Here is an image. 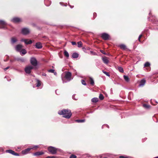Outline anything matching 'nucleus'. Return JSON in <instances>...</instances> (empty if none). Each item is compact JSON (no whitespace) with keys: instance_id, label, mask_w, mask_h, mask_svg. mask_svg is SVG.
Wrapping results in <instances>:
<instances>
[{"instance_id":"1","label":"nucleus","mask_w":158,"mask_h":158,"mask_svg":"<svg viewBox=\"0 0 158 158\" xmlns=\"http://www.w3.org/2000/svg\"><path fill=\"white\" fill-rule=\"evenodd\" d=\"M58 113L60 115H62L63 117L67 118H70L72 115L71 111L69 110L64 109L59 110Z\"/></svg>"},{"instance_id":"2","label":"nucleus","mask_w":158,"mask_h":158,"mask_svg":"<svg viewBox=\"0 0 158 158\" xmlns=\"http://www.w3.org/2000/svg\"><path fill=\"white\" fill-rule=\"evenodd\" d=\"M64 76L63 77V74L62 75V80L63 83H66L67 81L64 80V78L67 80V81H69L72 80L73 78H72V73L69 71H65L64 73Z\"/></svg>"},{"instance_id":"3","label":"nucleus","mask_w":158,"mask_h":158,"mask_svg":"<svg viewBox=\"0 0 158 158\" xmlns=\"http://www.w3.org/2000/svg\"><path fill=\"white\" fill-rule=\"evenodd\" d=\"M30 62L32 66L35 67V69H37L36 66L38 65V62L36 59L34 57H31Z\"/></svg>"},{"instance_id":"4","label":"nucleus","mask_w":158,"mask_h":158,"mask_svg":"<svg viewBox=\"0 0 158 158\" xmlns=\"http://www.w3.org/2000/svg\"><path fill=\"white\" fill-rule=\"evenodd\" d=\"M48 151L52 155H55L56 154L57 149L52 146H50L48 148Z\"/></svg>"},{"instance_id":"5","label":"nucleus","mask_w":158,"mask_h":158,"mask_svg":"<svg viewBox=\"0 0 158 158\" xmlns=\"http://www.w3.org/2000/svg\"><path fill=\"white\" fill-rule=\"evenodd\" d=\"M33 69H35L34 67L31 65H29L26 67L25 69V71L27 73L30 74L31 70Z\"/></svg>"},{"instance_id":"6","label":"nucleus","mask_w":158,"mask_h":158,"mask_svg":"<svg viewBox=\"0 0 158 158\" xmlns=\"http://www.w3.org/2000/svg\"><path fill=\"white\" fill-rule=\"evenodd\" d=\"M38 146L37 145L35 146L32 148H28L23 151H22V153L23 154H26L28 153L29 151L32 149L36 148L38 147Z\"/></svg>"},{"instance_id":"7","label":"nucleus","mask_w":158,"mask_h":158,"mask_svg":"<svg viewBox=\"0 0 158 158\" xmlns=\"http://www.w3.org/2000/svg\"><path fill=\"white\" fill-rule=\"evenodd\" d=\"M30 32L29 29L27 28H23L22 29L21 33L24 35H26L28 34Z\"/></svg>"},{"instance_id":"8","label":"nucleus","mask_w":158,"mask_h":158,"mask_svg":"<svg viewBox=\"0 0 158 158\" xmlns=\"http://www.w3.org/2000/svg\"><path fill=\"white\" fill-rule=\"evenodd\" d=\"M101 37L103 40H109L110 35L107 33H103L101 34Z\"/></svg>"},{"instance_id":"9","label":"nucleus","mask_w":158,"mask_h":158,"mask_svg":"<svg viewBox=\"0 0 158 158\" xmlns=\"http://www.w3.org/2000/svg\"><path fill=\"white\" fill-rule=\"evenodd\" d=\"M21 41L24 42L26 44H31L32 42L31 40H29L28 39H22L21 40Z\"/></svg>"},{"instance_id":"10","label":"nucleus","mask_w":158,"mask_h":158,"mask_svg":"<svg viewBox=\"0 0 158 158\" xmlns=\"http://www.w3.org/2000/svg\"><path fill=\"white\" fill-rule=\"evenodd\" d=\"M11 21L14 23H17L21 21V19L18 17H14L11 19Z\"/></svg>"},{"instance_id":"11","label":"nucleus","mask_w":158,"mask_h":158,"mask_svg":"<svg viewBox=\"0 0 158 158\" xmlns=\"http://www.w3.org/2000/svg\"><path fill=\"white\" fill-rule=\"evenodd\" d=\"M23 47V46L21 44H18L16 46L15 49L17 51L20 52L23 49L22 48Z\"/></svg>"},{"instance_id":"12","label":"nucleus","mask_w":158,"mask_h":158,"mask_svg":"<svg viewBox=\"0 0 158 158\" xmlns=\"http://www.w3.org/2000/svg\"><path fill=\"white\" fill-rule=\"evenodd\" d=\"M6 152L11 154L14 156H19V154L16 152H15L14 151L11 150H6Z\"/></svg>"},{"instance_id":"13","label":"nucleus","mask_w":158,"mask_h":158,"mask_svg":"<svg viewBox=\"0 0 158 158\" xmlns=\"http://www.w3.org/2000/svg\"><path fill=\"white\" fill-rule=\"evenodd\" d=\"M152 19H151V21L157 25H158V20L155 16H152Z\"/></svg>"},{"instance_id":"14","label":"nucleus","mask_w":158,"mask_h":158,"mask_svg":"<svg viewBox=\"0 0 158 158\" xmlns=\"http://www.w3.org/2000/svg\"><path fill=\"white\" fill-rule=\"evenodd\" d=\"M146 83V81L144 79H142L139 82V86L141 87L143 86Z\"/></svg>"},{"instance_id":"15","label":"nucleus","mask_w":158,"mask_h":158,"mask_svg":"<svg viewBox=\"0 0 158 158\" xmlns=\"http://www.w3.org/2000/svg\"><path fill=\"white\" fill-rule=\"evenodd\" d=\"M35 47L38 49H40L42 48V44L40 42H37L35 45Z\"/></svg>"},{"instance_id":"16","label":"nucleus","mask_w":158,"mask_h":158,"mask_svg":"<svg viewBox=\"0 0 158 158\" xmlns=\"http://www.w3.org/2000/svg\"><path fill=\"white\" fill-rule=\"evenodd\" d=\"M102 59L104 63L106 64H108L109 62V60L105 56L104 57H102Z\"/></svg>"},{"instance_id":"17","label":"nucleus","mask_w":158,"mask_h":158,"mask_svg":"<svg viewBox=\"0 0 158 158\" xmlns=\"http://www.w3.org/2000/svg\"><path fill=\"white\" fill-rule=\"evenodd\" d=\"M44 3L47 6H49L51 4V2L48 0H44Z\"/></svg>"},{"instance_id":"18","label":"nucleus","mask_w":158,"mask_h":158,"mask_svg":"<svg viewBox=\"0 0 158 158\" xmlns=\"http://www.w3.org/2000/svg\"><path fill=\"white\" fill-rule=\"evenodd\" d=\"M19 52L21 55H24L27 53V52L25 49H22Z\"/></svg>"},{"instance_id":"19","label":"nucleus","mask_w":158,"mask_h":158,"mask_svg":"<svg viewBox=\"0 0 158 158\" xmlns=\"http://www.w3.org/2000/svg\"><path fill=\"white\" fill-rule=\"evenodd\" d=\"M17 41V39L15 37H12L11 39V43L12 44Z\"/></svg>"},{"instance_id":"20","label":"nucleus","mask_w":158,"mask_h":158,"mask_svg":"<svg viewBox=\"0 0 158 158\" xmlns=\"http://www.w3.org/2000/svg\"><path fill=\"white\" fill-rule=\"evenodd\" d=\"M79 56V54L76 52L73 53L72 55V57L73 58H77Z\"/></svg>"},{"instance_id":"21","label":"nucleus","mask_w":158,"mask_h":158,"mask_svg":"<svg viewBox=\"0 0 158 158\" xmlns=\"http://www.w3.org/2000/svg\"><path fill=\"white\" fill-rule=\"evenodd\" d=\"M89 79H90V84L92 85H94V80L91 77H89Z\"/></svg>"},{"instance_id":"22","label":"nucleus","mask_w":158,"mask_h":158,"mask_svg":"<svg viewBox=\"0 0 158 158\" xmlns=\"http://www.w3.org/2000/svg\"><path fill=\"white\" fill-rule=\"evenodd\" d=\"M119 46L121 49L123 50H125L126 49V46L124 44H120L119 45Z\"/></svg>"},{"instance_id":"23","label":"nucleus","mask_w":158,"mask_h":158,"mask_svg":"<svg viewBox=\"0 0 158 158\" xmlns=\"http://www.w3.org/2000/svg\"><path fill=\"white\" fill-rule=\"evenodd\" d=\"M98 101V98H94L92 99L91 101L93 102L96 103Z\"/></svg>"},{"instance_id":"24","label":"nucleus","mask_w":158,"mask_h":158,"mask_svg":"<svg viewBox=\"0 0 158 158\" xmlns=\"http://www.w3.org/2000/svg\"><path fill=\"white\" fill-rule=\"evenodd\" d=\"M36 86L37 87H39L41 85V82L40 81L36 79Z\"/></svg>"},{"instance_id":"25","label":"nucleus","mask_w":158,"mask_h":158,"mask_svg":"<svg viewBox=\"0 0 158 158\" xmlns=\"http://www.w3.org/2000/svg\"><path fill=\"white\" fill-rule=\"evenodd\" d=\"M85 119H77L75 120V122L78 123H81L85 122Z\"/></svg>"},{"instance_id":"26","label":"nucleus","mask_w":158,"mask_h":158,"mask_svg":"<svg viewBox=\"0 0 158 158\" xmlns=\"http://www.w3.org/2000/svg\"><path fill=\"white\" fill-rule=\"evenodd\" d=\"M44 154L43 152H37L34 153V155L35 156H38Z\"/></svg>"},{"instance_id":"27","label":"nucleus","mask_w":158,"mask_h":158,"mask_svg":"<svg viewBox=\"0 0 158 158\" xmlns=\"http://www.w3.org/2000/svg\"><path fill=\"white\" fill-rule=\"evenodd\" d=\"M6 23L4 20H0V25H6Z\"/></svg>"},{"instance_id":"28","label":"nucleus","mask_w":158,"mask_h":158,"mask_svg":"<svg viewBox=\"0 0 158 158\" xmlns=\"http://www.w3.org/2000/svg\"><path fill=\"white\" fill-rule=\"evenodd\" d=\"M103 155H105L108 156H110V155L109 154H103L102 155H100L99 156H97V158H102V156Z\"/></svg>"},{"instance_id":"29","label":"nucleus","mask_w":158,"mask_h":158,"mask_svg":"<svg viewBox=\"0 0 158 158\" xmlns=\"http://www.w3.org/2000/svg\"><path fill=\"white\" fill-rule=\"evenodd\" d=\"M118 69L119 71L121 73H123L124 72L123 69L121 67L118 66Z\"/></svg>"},{"instance_id":"30","label":"nucleus","mask_w":158,"mask_h":158,"mask_svg":"<svg viewBox=\"0 0 158 158\" xmlns=\"http://www.w3.org/2000/svg\"><path fill=\"white\" fill-rule=\"evenodd\" d=\"M143 107L146 109H149L150 107V106L146 104H144L143 105Z\"/></svg>"},{"instance_id":"31","label":"nucleus","mask_w":158,"mask_h":158,"mask_svg":"<svg viewBox=\"0 0 158 158\" xmlns=\"http://www.w3.org/2000/svg\"><path fill=\"white\" fill-rule=\"evenodd\" d=\"M64 55L67 57L68 58L69 56V55L68 52L66 50L64 52Z\"/></svg>"},{"instance_id":"32","label":"nucleus","mask_w":158,"mask_h":158,"mask_svg":"<svg viewBox=\"0 0 158 158\" xmlns=\"http://www.w3.org/2000/svg\"><path fill=\"white\" fill-rule=\"evenodd\" d=\"M16 60L18 61H20L23 62H24L25 61V59L23 58H17L16 59Z\"/></svg>"},{"instance_id":"33","label":"nucleus","mask_w":158,"mask_h":158,"mask_svg":"<svg viewBox=\"0 0 158 158\" xmlns=\"http://www.w3.org/2000/svg\"><path fill=\"white\" fill-rule=\"evenodd\" d=\"M124 79L127 82H128L129 81V79L128 77L127 76L124 75L123 76Z\"/></svg>"},{"instance_id":"34","label":"nucleus","mask_w":158,"mask_h":158,"mask_svg":"<svg viewBox=\"0 0 158 158\" xmlns=\"http://www.w3.org/2000/svg\"><path fill=\"white\" fill-rule=\"evenodd\" d=\"M77 45L78 46L79 48H81L82 47V44L81 41H80L77 42Z\"/></svg>"},{"instance_id":"35","label":"nucleus","mask_w":158,"mask_h":158,"mask_svg":"<svg viewBox=\"0 0 158 158\" xmlns=\"http://www.w3.org/2000/svg\"><path fill=\"white\" fill-rule=\"evenodd\" d=\"M6 25H0V28L1 29H7L6 27L5 26Z\"/></svg>"},{"instance_id":"36","label":"nucleus","mask_w":158,"mask_h":158,"mask_svg":"<svg viewBox=\"0 0 158 158\" xmlns=\"http://www.w3.org/2000/svg\"><path fill=\"white\" fill-rule=\"evenodd\" d=\"M150 65V63L148 62H146L144 64V66L145 67H148Z\"/></svg>"},{"instance_id":"37","label":"nucleus","mask_w":158,"mask_h":158,"mask_svg":"<svg viewBox=\"0 0 158 158\" xmlns=\"http://www.w3.org/2000/svg\"><path fill=\"white\" fill-rule=\"evenodd\" d=\"M102 72L104 73L105 74L106 76H107L108 77H109L110 76V74H109V73L107 72L106 71H104V70L102 71Z\"/></svg>"},{"instance_id":"38","label":"nucleus","mask_w":158,"mask_h":158,"mask_svg":"<svg viewBox=\"0 0 158 158\" xmlns=\"http://www.w3.org/2000/svg\"><path fill=\"white\" fill-rule=\"evenodd\" d=\"M99 98L101 100H102L104 99V97L102 94H100L99 96Z\"/></svg>"},{"instance_id":"39","label":"nucleus","mask_w":158,"mask_h":158,"mask_svg":"<svg viewBox=\"0 0 158 158\" xmlns=\"http://www.w3.org/2000/svg\"><path fill=\"white\" fill-rule=\"evenodd\" d=\"M105 127H107L108 128H109V126L108 125L106 124H104L102 126V128L103 129Z\"/></svg>"},{"instance_id":"40","label":"nucleus","mask_w":158,"mask_h":158,"mask_svg":"<svg viewBox=\"0 0 158 158\" xmlns=\"http://www.w3.org/2000/svg\"><path fill=\"white\" fill-rule=\"evenodd\" d=\"M81 83H82V84L84 85H86V83L85 82V81L83 80H81Z\"/></svg>"},{"instance_id":"41","label":"nucleus","mask_w":158,"mask_h":158,"mask_svg":"<svg viewBox=\"0 0 158 158\" xmlns=\"http://www.w3.org/2000/svg\"><path fill=\"white\" fill-rule=\"evenodd\" d=\"M77 158V156L76 155H73V154L71 155L69 157V158Z\"/></svg>"},{"instance_id":"42","label":"nucleus","mask_w":158,"mask_h":158,"mask_svg":"<svg viewBox=\"0 0 158 158\" xmlns=\"http://www.w3.org/2000/svg\"><path fill=\"white\" fill-rule=\"evenodd\" d=\"M100 52L102 53V54H104V55H107L106 54V52H105L103 50H100Z\"/></svg>"},{"instance_id":"43","label":"nucleus","mask_w":158,"mask_h":158,"mask_svg":"<svg viewBox=\"0 0 158 158\" xmlns=\"http://www.w3.org/2000/svg\"><path fill=\"white\" fill-rule=\"evenodd\" d=\"M54 71H55V70L54 69H50V70H48V71L49 72L52 73H54Z\"/></svg>"},{"instance_id":"44","label":"nucleus","mask_w":158,"mask_h":158,"mask_svg":"<svg viewBox=\"0 0 158 158\" xmlns=\"http://www.w3.org/2000/svg\"><path fill=\"white\" fill-rule=\"evenodd\" d=\"M130 157L129 156H119V158H129Z\"/></svg>"},{"instance_id":"45","label":"nucleus","mask_w":158,"mask_h":158,"mask_svg":"<svg viewBox=\"0 0 158 158\" xmlns=\"http://www.w3.org/2000/svg\"><path fill=\"white\" fill-rule=\"evenodd\" d=\"M142 34L140 35L138 37V40L139 42H140V38L142 37Z\"/></svg>"},{"instance_id":"46","label":"nucleus","mask_w":158,"mask_h":158,"mask_svg":"<svg viewBox=\"0 0 158 158\" xmlns=\"http://www.w3.org/2000/svg\"><path fill=\"white\" fill-rule=\"evenodd\" d=\"M75 94H73L72 96V98L75 100H77V98H75Z\"/></svg>"},{"instance_id":"47","label":"nucleus","mask_w":158,"mask_h":158,"mask_svg":"<svg viewBox=\"0 0 158 158\" xmlns=\"http://www.w3.org/2000/svg\"><path fill=\"white\" fill-rule=\"evenodd\" d=\"M71 43H72V44L73 45H76L77 44L76 43V42L75 41H72L71 42Z\"/></svg>"},{"instance_id":"48","label":"nucleus","mask_w":158,"mask_h":158,"mask_svg":"<svg viewBox=\"0 0 158 158\" xmlns=\"http://www.w3.org/2000/svg\"><path fill=\"white\" fill-rule=\"evenodd\" d=\"M3 151V148H0V152H2Z\"/></svg>"},{"instance_id":"49","label":"nucleus","mask_w":158,"mask_h":158,"mask_svg":"<svg viewBox=\"0 0 158 158\" xmlns=\"http://www.w3.org/2000/svg\"><path fill=\"white\" fill-rule=\"evenodd\" d=\"M9 67H10L9 66H8V67H6V68H5L4 69V70L6 71V70L8 69L9 68Z\"/></svg>"},{"instance_id":"50","label":"nucleus","mask_w":158,"mask_h":158,"mask_svg":"<svg viewBox=\"0 0 158 158\" xmlns=\"http://www.w3.org/2000/svg\"><path fill=\"white\" fill-rule=\"evenodd\" d=\"M93 15L94 16L95 18L96 16V13H94Z\"/></svg>"},{"instance_id":"51","label":"nucleus","mask_w":158,"mask_h":158,"mask_svg":"<svg viewBox=\"0 0 158 158\" xmlns=\"http://www.w3.org/2000/svg\"><path fill=\"white\" fill-rule=\"evenodd\" d=\"M53 158V156H48L46 158Z\"/></svg>"},{"instance_id":"52","label":"nucleus","mask_w":158,"mask_h":158,"mask_svg":"<svg viewBox=\"0 0 158 158\" xmlns=\"http://www.w3.org/2000/svg\"><path fill=\"white\" fill-rule=\"evenodd\" d=\"M69 6L71 8H73L74 7V6H71L70 5H69Z\"/></svg>"},{"instance_id":"53","label":"nucleus","mask_w":158,"mask_h":158,"mask_svg":"<svg viewBox=\"0 0 158 158\" xmlns=\"http://www.w3.org/2000/svg\"><path fill=\"white\" fill-rule=\"evenodd\" d=\"M42 76H46L47 75L45 73H44L42 74Z\"/></svg>"},{"instance_id":"54","label":"nucleus","mask_w":158,"mask_h":158,"mask_svg":"<svg viewBox=\"0 0 158 158\" xmlns=\"http://www.w3.org/2000/svg\"><path fill=\"white\" fill-rule=\"evenodd\" d=\"M86 155L88 157H91L90 156L89 154H86Z\"/></svg>"},{"instance_id":"55","label":"nucleus","mask_w":158,"mask_h":158,"mask_svg":"<svg viewBox=\"0 0 158 158\" xmlns=\"http://www.w3.org/2000/svg\"><path fill=\"white\" fill-rule=\"evenodd\" d=\"M54 73V75H56L57 74V73L56 72H55L54 71V73Z\"/></svg>"},{"instance_id":"56","label":"nucleus","mask_w":158,"mask_h":158,"mask_svg":"<svg viewBox=\"0 0 158 158\" xmlns=\"http://www.w3.org/2000/svg\"><path fill=\"white\" fill-rule=\"evenodd\" d=\"M10 62H14V60H10Z\"/></svg>"},{"instance_id":"57","label":"nucleus","mask_w":158,"mask_h":158,"mask_svg":"<svg viewBox=\"0 0 158 158\" xmlns=\"http://www.w3.org/2000/svg\"><path fill=\"white\" fill-rule=\"evenodd\" d=\"M151 12H150L149 13V15H151Z\"/></svg>"},{"instance_id":"58","label":"nucleus","mask_w":158,"mask_h":158,"mask_svg":"<svg viewBox=\"0 0 158 158\" xmlns=\"http://www.w3.org/2000/svg\"><path fill=\"white\" fill-rule=\"evenodd\" d=\"M93 54H94V55H96V53H94Z\"/></svg>"},{"instance_id":"59","label":"nucleus","mask_w":158,"mask_h":158,"mask_svg":"<svg viewBox=\"0 0 158 158\" xmlns=\"http://www.w3.org/2000/svg\"><path fill=\"white\" fill-rule=\"evenodd\" d=\"M11 80V79H10V80H7V81H10Z\"/></svg>"},{"instance_id":"60","label":"nucleus","mask_w":158,"mask_h":158,"mask_svg":"<svg viewBox=\"0 0 158 158\" xmlns=\"http://www.w3.org/2000/svg\"><path fill=\"white\" fill-rule=\"evenodd\" d=\"M154 158H158V156L156 157H154Z\"/></svg>"},{"instance_id":"61","label":"nucleus","mask_w":158,"mask_h":158,"mask_svg":"<svg viewBox=\"0 0 158 158\" xmlns=\"http://www.w3.org/2000/svg\"><path fill=\"white\" fill-rule=\"evenodd\" d=\"M7 77L6 76V77H5V78H7Z\"/></svg>"},{"instance_id":"62","label":"nucleus","mask_w":158,"mask_h":158,"mask_svg":"<svg viewBox=\"0 0 158 158\" xmlns=\"http://www.w3.org/2000/svg\"><path fill=\"white\" fill-rule=\"evenodd\" d=\"M7 60H5V61H7Z\"/></svg>"},{"instance_id":"63","label":"nucleus","mask_w":158,"mask_h":158,"mask_svg":"<svg viewBox=\"0 0 158 158\" xmlns=\"http://www.w3.org/2000/svg\"><path fill=\"white\" fill-rule=\"evenodd\" d=\"M92 52V51H91V52Z\"/></svg>"},{"instance_id":"64","label":"nucleus","mask_w":158,"mask_h":158,"mask_svg":"<svg viewBox=\"0 0 158 158\" xmlns=\"http://www.w3.org/2000/svg\"><path fill=\"white\" fill-rule=\"evenodd\" d=\"M60 3L61 4V2H60Z\"/></svg>"}]
</instances>
